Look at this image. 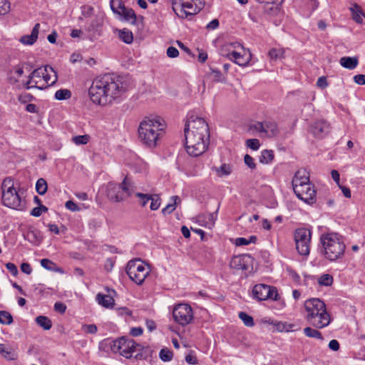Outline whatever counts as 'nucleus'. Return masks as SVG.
Wrapping results in <instances>:
<instances>
[{
    "mask_svg": "<svg viewBox=\"0 0 365 365\" xmlns=\"http://www.w3.org/2000/svg\"><path fill=\"white\" fill-rule=\"evenodd\" d=\"M128 88V83L124 76L106 73L96 77L92 82L88 94L93 103L106 105L120 98Z\"/></svg>",
    "mask_w": 365,
    "mask_h": 365,
    "instance_id": "f257e3e1",
    "label": "nucleus"
},
{
    "mask_svg": "<svg viewBox=\"0 0 365 365\" xmlns=\"http://www.w3.org/2000/svg\"><path fill=\"white\" fill-rule=\"evenodd\" d=\"M185 145L187 153L192 157L203 154L210 143L208 124L200 117L190 115L185 125Z\"/></svg>",
    "mask_w": 365,
    "mask_h": 365,
    "instance_id": "f03ea898",
    "label": "nucleus"
},
{
    "mask_svg": "<svg viewBox=\"0 0 365 365\" xmlns=\"http://www.w3.org/2000/svg\"><path fill=\"white\" fill-rule=\"evenodd\" d=\"M165 128V122L161 117H146L139 125L138 138L145 146L149 148H155L161 140Z\"/></svg>",
    "mask_w": 365,
    "mask_h": 365,
    "instance_id": "7ed1b4c3",
    "label": "nucleus"
},
{
    "mask_svg": "<svg viewBox=\"0 0 365 365\" xmlns=\"http://www.w3.org/2000/svg\"><path fill=\"white\" fill-rule=\"evenodd\" d=\"M320 245L319 252L326 259L336 262L343 258L346 245L341 235L335 232L322 234Z\"/></svg>",
    "mask_w": 365,
    "mask_h": 365,
    "instance_id": "20e7f679",
    "label": "nucleus"
},
{
    "mask_svg": "<svg viewBox=\"0 0 365 365\" xmlns=\"http://www.w3.org/2000/svg\"><path fill=\"white\" fill-rule=\"evenodd\" d=\"M304 308L307 313L306 319L313 327L323 329L331 323V317L327 311L326 304L321 299L313 298L307 300Z\"/></svg>",
    "mask_w": 365,
    "mask_h": 365,
    "instance_id": "39448f33",
    "label": "nucleus"
},
{
    "mask_svg": "<svg viewBox=\"0 0 365 365\" xmlns=\"http://www.w3.org/2000/svg\"><path fill=\"white\" fill-rule=\"evenodd\" d=\"M1 200L4 205L15 209L23 210L24 204L22 202L21 197L14 187V180L11 178H6L1 186Z\"/></svg>",
    "mask_w": 365,
    "mask_h": 365,
    "instance_id": "423d86ee",
    "label": "nucleus"
},
{
    "mask_svg": "<svg viewBox=\"0 0 365 365\" xmlns=\"http://www.w3.org/2000/svg\"><path fill=\"white\" fill-rule=\"evenodd\" d=\"M172 8L175 14L180 18L199 13L204 7L202 0H170Z\"/></svg>",
    "mask_w": 365,
    "mask_h": 365,
    "instance_id": "0eeeda50",
    "label": "nucleus"
},
{
    "mask_svg": "<svg viewBox=\"0 0 365 365\" xmlns=\"http://www.w3.org/2000/svg\"><path fill=\"white\" fill-rule=\"evenodd\" d=\"M126 274L135 284L140 285L150 272L148 264L140 259L130 260L125 268Z\"/></svg>",
    "mask_w": 365,
    "mask_h": 365,
    "instance_id": "6e6552de",
    "label": "nucleus"
},
{
    "mask_svg": "<svg viewBox=\"0 0 365 365\" xmlns=\"http://www.w3.org/2000/svg\"><path fill=\"white\" fill-rule=\"evenodd\" d=\"M110 349L113 353H118L122 356L130 359L135 351L138 350L140 344L133 339L125 336L120 337L110 342Z\"/></svg>",
    "mask_w": 365,
    "mask_h": 365,
    "instance_id": "1a4fd4ad",
    "label": "nucleus"
},
{
    "mask_svg": "<svg viewBox=\"0 0 365 365\" xmlns=\"http://www.w3.org/2000/svg\"><path fill=\"white\" fill-rule=\"evenodd\" d=\"M130 182L125 177L121 184L110 182L106 186V195L108 199L115 202H119L124 200V194L128 196L131 195L130 190Z\"/></svg>",
    "mask_w": 365,
    "mask_h": 365,
    "instance_id": "9d476101",
    "label": "nucleus"
},
{
    "mask_svg": "<svg viewBox=\"0 0 365 365\" xmlns=\"http://www.w3.org/2000/svg\"><path fill=\"white\" fill-rule=\"evenodd\" d=\"M312 232L310 230L301 227L294 232L296 249L300 255L307 256L310 252Z\"/></svg>",
    "mask_w": 365,
    "mask_h": 365,
    "instance_id": "9b49d317",
    "label": "nucleus"
},
{
    "mask_svg": "<svg viewBox=\"0 0 365 365\" xmlns=\"http://www.w3.org/2000/svg\"><path fill=\"white\" fill-rule=\"evenodd\" d=\"M174 320L182 326L190 324L194 319L192 308L188 304H178L173 311Z\"/></svg>",
    "mask_w": 365,
    "mask_h": 365,
    "instance_id": "f8f14e48",
    "label": "nucleus"
},
{
    "mask_svg": "<svg viewBox=\"0 0 365 365\" xmlns=\"http://www.w3.org/2000/svg\"><path fill=\"white\" fill-rule=\"evenodd\" d=\"M252 297L258 301L277 300L278 293L275 287L264 284H258L252 289Z\"/></svg>",
    "mask_w": 365,
    "mask_h": 365,
    "instance_id": "ddd939ff",
    "label": "nucleus"
},
{
    "mask_svg": "<svg viewBox=\"0 0 365 365\" xmlns=\"http://www.w3.org/2000/svg\"><path fill=\"white\" fill-rule=\"evenodd\" d=\"M309 173L305 169H300L297 170L292 181L293 190L294 192H302L301 190L302 185H309Z\"/></svg>",
    "mask_w": 365,
    "mask_h": 365,
    "instance_id": "4468645a",
    "label": "nucleus"
},
{
    "mask_svg": "<svg viewBox=\"0 0 365 365\" xmlns=\"http://www.w3.org/2000/svg\"><path fill=\"white\" fill-rule=\"evenodd\" d=\"M330 124L324 120L314 121L310 126L311 133L317 138H323L330 132Z\"/></svg>",
    "mask_w": 365,
    "mask_h": 365,
    "instance_id": "2eb2a0df",
    "label": "nucleus"
},
{
    "mask_svg": "<svg viewBox=\"0 0 365 365\" xmlns=\"http://www.w3.org/2000/svg\"><path fill=\"white\" fill-rule=\"evenodd\" d=\"M252 59V53L248 48L242 45V48L232 52V56L230 59L240 66H247Z\"/></svg>",
    "mask_w": 365,
    "mask_h": 365,
    "instance_id": "dca6fc26",
    "label": "nucleus"
},
{
    "mask_svg": "<svg viewBox=\"0 0 365 365\" xmlns=\"http://www.w3.org/2000/svg\"><path fill=\"white\" fill-rule=\"evenodd\" d=\"M251 257L250 255L234 256L230 262L231 269L235 270L247 271L249 269V264Z\"/></svg>",
    "mask_w": 365,
    "mask_h": 365,
    "instance_id": "f3484780",
    "label": "nucleus"
},
{
    "mask_svg": "<svg viewBox=\"0 0 365 365\" xmlns=\"http://www.w3.org/2000/svg\"><path fill=\"white\" fill-rule=\"evenodd\" d=\"M302 192H294L297 197L307 204H313L315 201L316 192L312 184L302 185Z\"/></svg>",
    "mask_w": 365,
    "mask_h": 365,
    "instance_id": "a211bd4d",
    "label": "nucleus"
},
{
    "mask_svg": "<svg viewBox=\"0 0 365 365\" xmlns=\"http://www.w3.org/2000/svg\"><path fill=\"white\" fill-rule=\"evenodd\" d=\"M44 69H46L43 72L44 77L43 81L44 83L38 87L40 90H43L49 86L53 85L58 79L57 73L51 66H45Z\"/></svg>",
    "mask_w": 365,
    "mask_h": 365,
    "instance_id": "6ab92c4d",
    "label": "nucleus"
},
{
    "mask_svg": "<svg viewBox=\"0 0 365 365\" xmlns=\"http://www.w3.org/2000/svg\"><path fill=\"white\" fill-rule=\"evenodd\" d=\"M242 48V44L239 42H227L225 43L220 48V53L229 60L232 56V52Z\"/></svg>",
    "mask_w": 365,
    "mask_h": 365,
    "instance_id": "aec40b11",
    "label": "nucleus"
},
{
    "mask_svg": "<svg viewBox=\"0 0 365 365\" xmlns=\"http://www.w3.org/2000/svg\"><path fill=\"white\" fill-rule=\"evenodd\" d=\"M40 24H36L30 35H24L20 38V42L24 45H33L38 38Z\"/></svg>",
    "mask_w": 365,
    "mask_h": 365,
    "instance_id": "412c9836",
    "label": "nucleus"
},
{
    "mask_svg": "<svg viewBox=\"0 0 365 365\" xmlns=\"http://www.w3.org/2000/svg\"><path fill=\"white\" fill-rule=\"evenodd\" d=\"M24 69L20 66H16L10 69L7 73L8 82L14 85L19 82V78L23 75Z\"/></svg>",
    "mask_w": 365,
    "mask_h": 365,
    "instance_id": "4be33fe9",
    "label": "nucleus"
},
{
    "mask_svg": "<svg viewBox=\"0 0 365 365\" xmlns=\"http://www.w3.org/2000/svg\"><path fill=\"white\" fill-rule=\"evenodd\" d=\"M24 237L34 245H39L43 239L41 232L37 229L29 230L24 235Z\"/></svg>",
    "mask_w": 365,
    "mask_h": 365,
    "instance_id": "5701e85b",
    "label": "nucleus"
},
{
    "mask_svg": "<svg viewBox=\"0 0 365 365\" xmlns=\"http://www.w3.org/2000/svg\"><path fill=\"white\" fill-rule=\"evenodd\" d=\"M96 301L100 305L107 309L113 308L115 304V300L112 297L101 293L96 295Z\"/></svg>",
    "mask_w": 365,
    "mask_h": 365,
    "instance_id": "b1692460",
    "label": "nucleus"
},
{
    "mask_svg": "<svg viewBox=\"0 0 365 365\" xmlns=\"http://www.w3.org/2000/svg\"><path fill=\"white\" fill-rule=\"evenodd\" d=\"M264 130L267 137H274L279 133L277 125L274 121H264Z\"/></svg>",
    "mask_w": 365,
    "mask_h": 365,
    "instance_id": "393cba45",
    "label": "nucleus"
},
{
    "mask_svg": "<svg viewBox=\"0 0 365 365\" xmlns=\"http://www.w3.org/2000/svg\"><path fill=\"white\" fill-rule=\"evenodd\" d=\"M218 177L227 176L232 172V167L230 164L223 163L220 167H213L212 168Z\"/></svg>",
    "mask_w": 365,
    "mask_h": 365,
    "instance_id": "a878e982",
    "label": "nucleus"
},
{
    "mask_svg": "<svg viewBox=\"0 0 365 365\" xmlns=\"http://www.w3.org/2000/svg\"><path fill=\"white\" fill-rule=\"evenodd\" d=\"M350 11L352 14V19L357 24H362L363 19L361 16H365V14L363 12L361 8L357 4H354L353 7L350 8Z\"/></svg>",
    "mask_w": 365,
    "mask_h": 365,
    "instance_id": "bb28decb",
    "label": "nucleus"
},
{
    "mask_svg": "<svg viewBox=\"0 0 365 365\" xmlns=\"http://www.w3.org/2000/svg\"><path fill=\"white\" fill-rule=\"evenodd\" d=\"M319 329L317 328H312L310 327H307L303 329L304 334L306 336L309 338H314L319 339L320 341L324 340V337L322 334V333L318 331Z\"/></svg>",
    "mask_w": 365,
    "mask_h": 365,
    "instance_id": "cd10ccee",
    "label": "nucleus"
},
{
    "mask_svg": "<svg viewBox=\"0 0 365 365\" xmlns=\"http://www.w3.org/2000/svg\"><path fill=\"white\" fill-rule=\"evenodd\" d=\"M36 323L44 330H49L52 327L51 320L46 316H38L35 319Z\"/></svg>",
    "mask_w": 365,
    "mask_h": 365,
    "instance_id": "c85d7f7f",
    "label": "nucleus"
},
{
    "mask_svg": "<svg viewBox=\"0 0 365 365\" xmlns=\"http://www.w3.org/2000/svg\"><path fill=\"white\" fill-rule=\"evenodd\" d=\"M340 64L348 69H354L358 64L356 58L352 57H342L340 59Z\"/></svg>",
    "mask_w": 365,
    "mask_h": 365,
    "instance_id": "c756f323",
    "label": "nucleus"
},
{
    "mask_svg": "<svg viewBox=\"0 0 365 365\" xmlns=\"http://www.w3.org/2000/svg\"><path fill=\"white\" fill-rule=\"evenodd\" d=\"M274 152L272 150H264L261 153L259 162L262 164L270 163L274 159Z\"/></svg>",
    "mask_w": 365,
    "mask_h": 365,
    "instance_id": "7c9ffc66",
    "label": "nucleus"
},
{
    "mask_svg": "<svg viewBox=\"0 0 365 365\" xmlns=\"http://www.w3.org/2000/svg\"><path fill=\"white\" fill-rule=\"evenodd\" d=\"M110 5L112 11L119 15L125 8L122 0H110Z\"/></svg>",
    "mask_w": 365,
    "mask_h": 365,
    "instance_id": "2f4dec72",
    "label": "nucleus"
},
{
    "mask_svg": "<svg viewBox=\"0 0 365 365\" xmlns=\"http://www.w3.org/2000/svg\"><path fill=\"white\" fill-rule=\"evenodd\" d=\"M41 265L46 269L49 271L61 272V268L48 259H42L41 260Z\"/></svg>",
    "mask_w": 365,
    "mask_h": 365,
    "instance_id": "473e14b6",
    "label": "nucleus"
},
{
    "mask_svg": "<svg viewBox=\"0 0 365 365\" xmlns=\"http://www.w3.org/2000/svg\"><path fill=\"white\" fill-rule=\"evenodd\" d=\"M140 352H138L135 356V358L136 359H146L149 355L151 354L152 350L149 346H140L138 348V350Z\"/></svg>",
    "mask_w": 365,
    "mask_h": 365,
    "instance_id": "72a5a7b5",
    "label": "nucleus"
},
{
    "mask_svg": "<svg viewBox=\"0 0 365 365\" xmlns=\"http://www.w3.org/2000/svg\"><path fill=\"white\" fill-rule=\"evenodd\" d=\"M171 199L173 201V202L168 204L165 207H164L162 210V212L163 215L170 214L171 212H173L176 208L178 201L180 202V197L176 195L173 196Z\"/></svg>",
    "mask_w": 365,
    "mask_h": 365,
    "instance_id": "f704fd0d",
    "label": "nucleus"
},
{
    "mask_svg": "<svg viewBox=\"0 0 365 365\" xmlns=\"http://www.w3.org/2000/svg\"><path fill=\"white\" fill-rule=\"evenodd\" d=\"M48 189V185L46 181L43 178H39L36 183V192L42 195H44Z\"/></svg>",
    "mask_w": 365,
    "mask_h": 365,
    "instance_id": "c9c22d12",
    "label": "nucleus"
},
{
    "mask_svg": "<svg viewBox=\"0 0 365 365\" xmlns=\"http://www.w3.org/2000/svg\"><path fill=\"white\" fill-rule=\"evenodd\" d=\"M14 322L13 317L7 311H0V324L9 325Z\"/></svg>",
    "mask_w": 365,
    "mask_h": 365,
    "instance_id": "e433bc0d",
    "label": "nucleus"
},
{
    "mask_svg": "<svg viewBox=\"0 0 365 365\" xmlns=\"http://www.w3.org/2000/svg\"><path fill=\"white\" fill-rule=\"evenodd\" d=\"M119 37L123 42L128 44L131 43L133 41V34L128 30L123 29L120 31Z\"/></svg>",
    "mask_w": 365,
    "mask_h": 365,
    "instance_id": "4c0bfd02",
    "label": "nucleus"
},
{
    "mask_svg": "<svg viewBox=\"0 0 365 365\" xmlns=\"http://www.w3.org/2000/svg\"><path fill=\"white\" fill-rule=\"evenodd\" d=\"M239 318L243 322L244 324L248 327H252L255 325L252 317L244 312L239 313Z\"/></svg>",
    "mask_w": 365,
    "mask_h": 365,
    "instance_id": "58836bf2",
    "label": "nucleus"
},
{
    "mask_svg": "<svg viewBox=\"0 0 365 365\" xmlns=\"http://www.w3.org/2000/svg\"><path fill=\"white\" fill-rule=\"evenodd\" d=\"M334 278L331 274H324L320 276L318 283L322 286H331L333 284Z\"/></svg>",
    "mask_w": 365,
    "mask_h": 365,
    "instance_id": "ea45409f",
    "label": "nucleus"
},
{
    "mask_svg": "<svg viewBox=\"0 0 365 365\" xmlns=\"http://www.w3.org/2000/svg\"><path fill=\"white\" fill-rule=\"evenodd\" d=\"M71 96V92L68 89H60L55 93V98L59 101L66 100Z\"/></svg>",
    "mask_w": 365,
    "mask_h": 365,
    "instance_id": "a19ab883",
    "label": "nucleus"
},
{
    "mask_svg": "<svg viewBox=\"0 0 365 365\" xmlns=\"http://www.w3.org/2000/svg\"><path fill=\"white\" fill-rule=\"evenodd\" d=\"M173 356V351L167 348L162 349L159 353V357L163 361H170Z\"/></svg>",
    "mask_w": 365,
    "mask_h": 365,
    "instance_id": "79ce46f5",
    "label": "nucleus"
},
{
    "mask_svg": "<svg viewBox=\"0 0 365 365\" xmlns=\"http://www.w3.org/2000/svg\"><path fill=\"white\" fill-rule=\"evenodd\" d=\"M45 71L46 69H44V66L34 69L30 74L31 78H33L34 80H38L40 82L43 79V72Z\"/></svg>",
    "mask_w": 365,
    "mask_h": 365,
    "instance_id": "37998d69",
    "label": "nucleus"
},
{
    "mask_svg": "<svg viewBox=\"0 0 365 365\" xmlns=\"http://www.w3.org/2000/svg\"><path fill=\"white\" fill-rule=\"evenodd\" d=\"M127 21L132 20L134 24L136 21V15L133 9H127L126 7L122 11L121 14Z\"/></svg>",
    "mask_w": 365,
    "mask_h": 365,
    "instance_id": "c03bdc74",
    "label": "nucleus"
},
{
    "mask_svg": "<svg viewBox=\"0 0 365 365\" xmlns=\"http://www.w3.org/2000/svg\"><path fill=\"white\" fill-rule=\"evenodd\" d=\"M89 138H90L89 135H83L74 136L72 138V140L76 145H86L89 141Z\"/></svg>",
    "mask_w": 365,
    "mask_h": 365,
    "instance_id": "a18cd8bd",
    "label": "nucleus"
},
{
    "mask_svg": "<svg viewBox=\"0 0 365 365\" xmlns=\"http://www.w3.org/2000/svg\"><path fill=\"white\" fill-rule=\"evenodd\" d=\"M211 78L217 82H223L225 81V77L222 74V73L217 69H211L210 72Z\"/></svg>",
    "mask_w": 365,
    "mask_h": 365,
    "instance_id": "49530a36",
    "label": "nucleus"
},
{
    "mask_svg": "<svg viewBox=\"0 0 365 365\" xmlns=\"http://www.w3.org/2000/svg\"><path fill=\"white\" fill-rule=\"evenodd\" d=\"M10 11V3L8 0H0V15H5Z\"/></svg>",
    "mask_w": 365,
    "mask_h": 365,
    "instance_id": "de8ad7c7",
    "label": "nucleus"
},
{
    "mask_svg": "<svg viewBox=\"0 0 365 365\" xmlns=\"http://www.w3.org/2000/svg\"><path fill=\"white\" fill-rule=\"evenodd\" d=\"M48 207L45 205H41V206H38V207H34L31 211V215L34 216V217H39L41 216V215L42 214V212H46L48 211Z\"/></svg>",
    "mask_w": 365,
    "mask_h": 365,
    "instance_id": "09e8293b",
    "label": "nucleus"
},
{
    "mask_svg": "<svg viewBox=\"0 0 365 365\" xmlns=\"http://www.w3.org/2000/svg\"><path fill=\"white\" fill-rule=\"evenodd\" d=\"M283 53L284 52L281 49L272 48L269 51V56L270 57L271 59L277 60L278 58H282L283 56Z\"/></svg>",
    "mask_w": 365,
    "mask_h": 365,
    "instance_id": "8fccbe9b",
    "label": "nucleus"
},
{
    "mask_svg": "<svg viewBox=\"0 0 365 365\" xmlns=\"http://www.w3.org/2000/svg\"><path fill=\"white\" fill-rule=\"evenodd\" d=\"M38 83L39 81L38 80H34L33 78H31V75H29L28 81L25 83H24V85L25 88L27 90L31 89L32 88H36L38 89V87L40 86L38 85Z\"/></svg>",
    "mask_w": 365,
    "mask_h": 365,
    "instance_id": "3c124183",
    "label": "nucleus"
},
{
    "mask_svg": "<svg viewBox=\"0 0 365 365\" xmlns=\"http://www.w3.org/2000/svg\"><path fill=\"white\" fill-rule=\"evenodd\" d=\"M150 200L151 201L150 208L152 210H157L160 205V198L158 195H153L150 196Z\"/></svg>",
    "mask_w": 365,
    "mask_h": 365,
    "instance_id": "603ef678",
    "label": "nucleus"
},
{
    "mask_svg": "<svg viewBox=\"0 0 365 365\" xmlns=\"http://www.w3.org/2000/svg\"><path fill=\"white\" fill-rule=\"evenodd\" d=\"M135 195L140 199V203L142 207H145L147 205L148 202L150 201L151 196L150 195L143 194L141 192H137Z\"/></svg>",
    "mask_w": 365,
    "mask_h": 365,
    "instance_id": "864d4df0",
    "label": "nucleus"
},
{
    "mask_svg": "<svg viewBox=\"0 0 365 365\" xmlns=\"http://www.w3.org/2000/svg\"><path fill=\"white\" fill-rule=\"evenodd\" d=\"M246 145L248 148L253 150H257L259 148L260 143L257 139H249L246 142Z\"/></svg>",
    "mask_w": 365,
    "mask_h": 365,
    "instance_id": "5fc2aeb1",
    "label": "nucleus"
},
{
    "mask_svg": "<svg viewBox=\"0 0 365 365\" xmlns=\"http://www.w3.org/2000/svg\"><path fill=\"white\" fill-rule=\"evenodd\" d=\"M82 329L88 334H96L98 331L97 327L92 324H84L82 326Z\"/></svg>",
    "mask_w": 365,
    "mask_h": 365,
    "instance_id": "6e6d98bb",
    "label": "nucleus"
},
{
    "mask_svg": "<svg viewBox=\"0 0 365 365\" xmlns=\"http://www.w3.org/2000/svg\"><path fill=\"white\" fill-rule=\"evenodd\" d=\"M245 163L251 169H255L256 168V164L255 163L254 158L248 154H246L244 157Z\"/></svg>",
    "mask_w": 365,
    "mask_h": 365,
    "instance_id": "4d7b16f0",
    "label": "nucleus"
},
{
    "mask_svg": "<svg viewBox=\"0 0 365 365\" xmlns=\"http://www.w3.org/2000/svg\"><path fill=\"white\" fill-rule=\"evenodd\" d=\"M0 354L5 358L12 359L11 357V351L9 349L6 348L4 344H0Z\"/></svg>",
    "mask_w": 365,
    "mask_h": 365,
    "instance_id": "13d9d810",
    "label": "nucleus"
},
{
    "mask_svg": "<svg viewBox=\"0 0 365 365\" xmlns=\"http://www.w3.org/2000/svg\"><path fill=\"white\" fill-rule=\"evenodd\" d=\"M185 361L192 365H196L198 364V361L195 355L191 351L190 354L185 356Z\"/></svg>",
    "mask_w": 365,
    "mask_h": 365,
    "instance_id": "bf43d9fd",
    "label": "nucleus"
},
{
    "mask_svg": "<svg viewBox=\"0 0 365 365\" xmlns=\"http://www.w3.org/2000/svg\"><path fill=\"white\" fill-rule=\"evenodd\" d=\"M166 53L170 58H176L179 55V51L175 47L169 46L167 49Z\"/></svg>",
    "mask_w": 365,
    "mask_h": 365,
    "instance_id": "052dcab7",
    "label": "nucleus"
},
{
    "mask_svg": "<svg viewBox=\"0 0 365 365\" xmlns=\"http://www.w3.org/2000/svg\"><path fill=\"white\" fill-rule=\"evenodd\" d=\"M54 310L61 314H63L66 310V306L62 302H57L54 304Z\"/></svg>",
    "mask_w": 365,
    "mask_h": 365,
    "instance_id": "680f3d73",
    "label": "nucleus"
},
{
    "mask_svg": "<svg viewBox=\"0 0 365 365\" xmlns=\"http://www.w3.org/2000/svg\"><path fill=\"white\" fill-rule=\"evenodd\" d=\"M251 130H255L259 133H264V122H257V123L250 126Z\"/></svg>",
    "mask_w": 365,
    "mask_h": 365,
    "instance_id": "e2e57ef3",
    "label": "nucleus"
},
{
    "mask_svg": "<svg viewBox=\"0 0 365 365\" xmlns=\"http://www.w3.org/2000/svg\"><path fill=\"white\" fill-rule=\"evenodd\" d=\"M6 267L11 273L12 275L16 276L18 274V272H19L18 269L14 263H11V262L6 263Z\"/></svg>",
    "mask_w": 365,
    "mask_h": 365,
    "instance_id": "0e129e2a",
    "label": "nucleus"
},
{
    "mask_svg": "<svg viewBox=\"0 0 365 365\" xmlns=\"http://www.w3.org/2000/svg\"><path fill=\"white\" fill-rule=\"evenodd\" d=\"M65 207L71 211H78V206L72 200H68L66 202Z\"/></svg>",
    "mask_w": 365,
    "mask_h": 365,
    "instance_id": "69168bd1",
    "label": "nucleus"
},
{
    "mask_svg": "<svg viewBox=\"0 0 365 365\" xmlns=\"http://www.w3.org/2000/svg\"><path fill=\"white\" fill-rule=\"evenodd\" d=\"M21 270L26 274H30L32 272V268L29 263L24 262L21 264Z\"/></svg>",
    "mask_w": 365,
    "mask_h": 365,
    "instance_id": "338daca9",
    "label": "nucleus"
},
{
    "mask_svg": "<svg viewBox=\"0 0 365 365\" xmlns=\"http://www.w3.org/2000/svg\"><path fill=\"white\" fill-rule=\"evenodd\" d=\"M354 81L356 83L359 85H364L365 84V75L358 74L354 76Z\"/></svg>",
    "mask_w": 365,
    "mask_h": 365,
    "instance_id": "774afa93",
    "label": "nucleus"
}]
</instances>
